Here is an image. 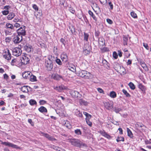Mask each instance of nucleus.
Here are the masks:
<instances>
[{
    "label": "nucleus",
    "instance_id": "nucleus-19",
    "mask_svg": "<svg viewBox=\"0 0 151 151\" xmlns=\"http://www.w3.org/2000/svg\"><path fill=\"white\" fill-rule=\"evenodd\" d=\"M100 132L102 136H104L107 138L108 139H110L111 138V137L104 130L100 131Z\"/></svg>",
    "mask_w": 151,
    "mask_h": 151
},
{
    "label": "nucleus",
    "instance_id": "nucleus-34",
    "mask_svg": "<svg viewBox=\"0 0 151 151\" xmlns=\"http://www.w3.org/2000/svg\"><path fill=\"white\" fill-rule=\"evenodd\" d=\"M110 96L111 98H115L116 97V94L115 92L112 91L110 93Z\"/></svg>",
    "mask_w": 151,
    "mask_h": 151
},
{
    "label": "nucleus",
    "instance_id": "nucleus-13",
    "mask_svg": "<svg viewBox=\"0 0 151 151\" xmlns=\"http://www.w3.org/2000/svg\"><path fill=\"white\" fill-rule=\"evenodd\" d=\"M113 65L114 69L116 71L119 72L120 71L121 66L119 63L117 62H115L114 63Z\"/></svg>",
    "mask_w": 151,
    "mask_h": 151
},
{
    "label": "nucleus",
    "instance_id": "nucleus-51",
    "mask_svg": "<svg viewBox=\"0 0 151 151\" xmlns=\"http://www.w3.org/2000/svg\"><path fill=\"white\" fill-rule=\"evenodd\" d=\"M46 101L43 100H40L39 101V103L41 105H44L45 104H46Z\"/></svg>",
    "mask_w": 151,
    "mask_h": 151
},
{
    "label": "nucleus",
    "instance_id": "nucleus-45",
    "mask_svg": "<svg viewBox=\"0 0 151 151\" xmlns=\"http://www.w3.org/2000/svg\"><path fill=\"white\" fill-rule=\"evenodd\" d=\"M69 10L70 12L73 14H74L75 12V11L74 9L71 6L69 8Z\"/></svg>",
    "mask_w": 151,
    "mask_h": 151
},
{
    "label": "nucleus",
    "instance_id": "nucleus-10",
    "mask_svg": "<svg viewBox=\"0 0 151 151\" xmlns=\"http://www.w3.org/2000/svg\"><path fill=\"white\" fill-rule=\"evenodd\" d=\"M4 53H6L5 55H3V57L8 60H10L11 58V55L9 52V50L7 49L5 50Z\"/></svg>",
    "mask_w": 151,
    "mask_h": 151
},
{
    "label": "nucleus",
    "instance_id": "nucleus-57",
    "mask_svg": "<svg viewBox=\"0 0 151 151\" xmlns=\"http://www.w3.org/2000/svg\"><path fill=\"white\" fill-rule=\"evenodd\" d=\"M28 122L32 126H33L34 125V123L31 119H28Z\"/></svg>",
    "mask_w": 151,
    "mask_h": 151
},
{
    "label": "nucleus",
    "instance_id": "nucleus-55",
    "mask_svg": "<svg viewBox=\"0 0 151 151\" xmlns=\"http://www.w3.org/2000/svg\"><path fill=\"white\" fill-rule=\"evenodd\" d=\"M97 90L100 93H102L103 94H104V91L101 88H97Z\"/></svg>",
    "mask_w": 151,
    "mask_h": 151
},
{
    "label": "nucleus",
    "instance_id": "nucleus-21",
    "mask_svg": "<svg viewBox=\"0 0 151 151\" xmlns=\"http://www.w3.org/2000/svg\"><path fill=\"white\" fill-rule=\"evenodd\" d=\"M29 80L32 82L36 81H37L36 76L33 75L31 73L30 74Z\"/></svg>",
    "mask_w": 151,
    "mask_h": 151
},
{
    "label": "nucleus",
    "instance_id": "nucleus-42",
    "mask_svg": "<svg viewBox=\"0 0 151 151\" xmlns=\"http://www.w3.org/2000/svg\"><path fill=\"white\" fill-rule=\"evenodd\" d=\"M98 40H99V43L100 44V42H102V46H103L104 45H105V40L104 39H101V40H100L99 38H98ZM101 44V43H100Z\"/></svg>",
    "mask_w": 151,
    "mask_h": 151
},
{
    "label": "nucleus",
    "instance_id": "nucleus-5",
    "mask_svg": "<svg viewBox=\"0 0 151 151\" xmlns=\"http://www.w3.org/2000/svg\"><path fill=\"white\" fill-rule=\"evenodd\" d=\"M71 96L75 98H81V95L77 91L75 90H71L70 92Z\"/></svg>",
    "mask_w": 151,
    "mask_h": 151
},
{
    "label": "nucleus",
    "instance_id": "nucleus-1",
    "mask_svg": "<svg viewBox=\"0 0 151 151\" xmlns=\"http://www.w3.org/2000/svg\"><path fill=\"white\" fill-rule=\"evenodd\" d=\"M69 142L75 146L81 147H86V145L83 143L80 140L78 139H70Z\"/></svg>",
    "mask_w": 151,
    "mask_h": 151
},
{
    "label": "nucleus",
    "instance_id": "nucleus-11",
    "mask_svg": "<svg viewBox=\"0 0 151 151\" xmlns=\"http://www.w3.org/2000/svg\"><path fill=\"white\" fill-rule=\"evenodd\" d=\"M11 8V6L9 5H6L4 7L3 9L5 10L2 11V14L4 15H6L9 14V10Z\"/></svg>",
    "mask_w": 151,
    "mask_h": 151
},
{
    "label": "nucleus",
    "instance_id": "nucleus-37",
    "mask_svg": "<svg viewBox=\"0 0 151 151\" xmlns=\"http://www.w3.org/2000/svg\"><path fill=\"white\" fill-rule=\"evenodd\" d=\"M139 88L142 91H145L146 90L145 87L142 84H139Z\"/></svg>",
    "mask_w": 151,
    "mask_h": 151
},
{
    "label": "nucleus",
    "instance_id": "nucleus-28",
    "mask_svg": "<svg viewBox=\"0 0 151 151\" xmlns=\"http://www.w3.org/2000/svg\"><path fill=\"white\" fill-rule=\"evenodd\" d=\"M88 13L93 18V19L95 21V22H96L97 21V18L95 16V15L93 14V12L91 11V10H89L88 12Z\"/></svg>",
    "mask_w": 151,
    "mask_h": 151
},
{
    "label": "nucleus",
    "instance_id": "nucleus-39",
    "mask_svg": "<svg viewBox=\"0 0 151 151\" xmlns=\"http://www.w3.org/2000/svg\"><path fill=\"white\" fill-rule=\"evenodd\" d=\"M128 85L131 89L134 90L135 89V86L132 83L130 82Z\"/></svg>",
    "mask_w": 151,
    "mask_h": 151
},
{
    "label": "nucleus",
    "instance_id": "nucleus-2",
    "mask_svg": "<svg viewBox=\"0 0 151 151\" xmlns=\"http://www.w3.org/2000/svg\"><path fill=\"white\" fill-rule=\"evenodd\" d=\"M78 75L81 77L86 79H88L91 77V74L90 73L84 70L79 71Z\"/></svg>",
    "mask_w": 151,
    "mask_h": 151
},
{
    "label": "nucleus",
    "instance_id": "nucleus-62",
    "mask_svg": "<svg viewBox=\"0 0 151 151\" xmlns=\"http://www.w3.org/2000/svg\"><path fill=\"white\" fill-rule=\"evenodd\" d=\"M143 46L147 50H149V47L147 44L144 43H143Z\"/></svg>",
    "mask_w": 151,
    "mask_h": 151
},
{
    "label": "nucleus",
    "instance_id": "nucleus-60",
    "mask_svg": "<svg viewBox=\"0 0 151 151\" xmlns=\"http://www.w3.org/2000/svg\"><path fill=\"white\" fill-rule=\"evenodd\" d=\"M32 7L33 8V9L35 10H36V11L38 10V7L36 4H34L32 6Z\"/></svg>",
    "mask_w": 151,
    "mask_h": 151
},
{
    "label": "nucleus",
    "instance_id": "nucleus-54",
    "mask_svg": "<svg viewBox=\"0 0 151 151\" xmlns=\"http://www.w3.org/2000/svg\"><path fill=\"white\" fill-rule=\"evenodd\" d=\"M87 124L90 127H91L92 122L89 121V120L87 119L86 120Z\"/></svg>",
    "mask_w": 151,
    "mask_h": 151
},
{
    "label": "nucleus",
    "instance_id": "nucleus-20",
    "mask_svg": "<svg viewBox=\"0 0 151 151\" xmlns=\"http://www.w3.org/2000/svg\"><path fill=\"white\" fill-rule=\"evenodd\" d=\"M44 136L46 138H47L49 140L51 141L56 140V139L53 138V137L50 136L48 134H44Z\"/></svg>",
    "mask_w": 151,
    "mask_h": 151
},
{
    "label": "nucleus",
    "instance_id": "nucleus-59",
    "mask_svg": "<svg viewBox=\"0 0 151 151\" xmlns=\"http://www.w3.org/2000/svg\"><path fill=\"white\" fill-rule=\"evenodd\" d=\"M9 77L6 74H5L4 75V79L7 80L8 79Z\"/></svg>",
    "mask_w": 151,
    "mask_h": 151
},
{
    "label": "nucleus",
    "instance_id": "nucleus-47",
    "mask_svg": "<svg viewBox=\"0 0 151 151\" xmlns=\"http://www.w3.org/2000/svg\"><path fill=\"white\" fill-rule=\"evenodd\" d=\"M131 15L132 17L134 18H136L137 17V16L136 14L134 12H131Z\"/></svg>",
    "mask_w": 151,
    "mask_h": 151
},
{
    "label": "nucleus",
    "instance_id": "nucleus-24",
    "mask_svg": "<svg viewBox=\"0 0 151 151\" xmlns=\"http://www.w3.org/2000/svg\"><path fill=\"white\" fill-rule=\"evenodd\" d=\"M79 102L80 104L82 105L86 106L88 105V103L87 101L82 99H80L79 100Z\"/></svg>",
    "mask_w": 151,
    "mask_h": 151
},
{
    "label": "nucleus",
    "instance_id": "nucleus-15",
    "mask_svg": "<svg viewBox=\"0 0 151 151\" xmlns=\"http://www.w3.org/2000/svg\"><path fill=\"white\" fill-rule=\"evenodd\" d=\"M61 58L62 60L64 63H66L68 61V56L66 53L63 52L61 54Z\"/></svg>",
    "mask_w": 151,
    "mask_h": 151
},
{
    "label": "nucleus",
    "instance_id": "nucleus-25",
    "mask_svg": "<svg viewBox=\"0 0 151 151\" xmlns=\"http://www.w3.org/2000/svg\"><path fill=\"white\" fill-rule=\"evenodd\" d=\"M128 41V37L126 36H123V44L124 45H127Z\"/></svg>",
    "mask_w": 151,
    "mask_h": 151
},
{
    "label": "nucleus",
    "instance_id": "nucleus-52",
    "mask_svg": "<svg viewBox=\"0 0 151 151\" xmlns=\"http://www.w3.org/2000/svg\"><path fill=\"white\" fill-rule=\"evenodd\" d=\"M60 41L63 45L64 46H65V40L63 38H61L60 39Z\"/></svg>",
    "mask_w": 151,
    "mask_h": 151
},
{
    "label": "nucleus",
    "instance_id": "nucleus-33",
    "mask_svg": "<svg viewBox=\"0 0 151 151\" xmlns=\"http://www.w3.org/2000/svg\"><path fill=\"white\" fill-rule=\"evenodd\" d=\"M141 66L146 71L148 70V68L147 67L146 64L144 62H141Z\"/></svg>",
    "mask_w": 151,
    "mask_h": 151
},
{
    "label": "nucleus",
    "instance_id": "nucleus-18",
    "mask_svg": "<svg viewBox=\"0 0 151 151\" xmlns=\"http://www.w3.org/2000/svg\"><path fill=\"white\" fill-rule=\"evenodd\" d=\"M104 104L106 108L108 110H110L113 108V104H110L109 102H105L104 103Z\"/></svg>",
    "mask_w": 151,
    "mask_h": 151
},
{
    "label": "nucleus",
    "instance_id": "nucleus-16",
    "mask_svg": "<svg viewBox=\"0 0 151 151\" xmlns=\"http://www.w3.org/2000/svg\"><path fill=\"white\" fill-rule=\"evenodd\" d=\"M31 73V72L29 71H25L23 73L22 75L24 78L25 79H29Z\"/></svg>",
    "mask_w": 151,
    "mask_h": 151
},
{
    "label": "nucleus",
    "instance_id": "nucleus-61",
    "mask_svg": "<svg viewBox=\"0 0 151 151\" xmlns=\"http://www.w3.org/2000/svg\"><path fill=\"white\" fill-rule=\"evenodd\" d=\"M106 21L107 22L110 24H111L113 23L112 21L109 19H106Z\"/></svg>",
    "mask_w": 151,
    "mask_h": 151
},
{
    "label": "nucleus",
    "instance_id": "nucleus-58",
    "mask_svg": "<svg viewBox=\"0 0 151 151\" xmlns=\"http://www.w3.org/2000/svg\"><path fill=\"white\" fill-rule=\"evenodd\" d=\"M20 26V24L17 23H15L14 25V27H15L16 28L19 27Z\"/></svg>",
    "mask_w": 151,
    "mask_h": 151
},
{
    "label": "nucleus",
    "instance_id": "nucleus-31",
    "mask_svg": "<svg viewBox=\"0 0 151 151\" xmlns=\"http://www.w3.org/2000/svg\"><path fill=\"white\" fill-rule=\"evenodd\" d=\"M69 29L71 32L73 34L75 32V30L74 26L72 25H71L68 27Z\"/></svg>",
    "mask_w": 151,
    "mask_h": 151
},
{
    "label": "nucleus",
    "instance_id": "nucleus-48",
    "mask_svg": "<svg viewBox=\"0 0 151 151\" xmlns=\"http://www.w3.org/2000/svg\"><path fill=\"white\" fill-rule=\"evenodd\" d=\"M108 4L110 8H109L110 10H113V5L110 1L109 2Z\"/></svg>",
    "mask_w": 151,
    "mask_h": 151
},
{
    "label": "nucleus",
    "instance_id": "nucleus-30",
    "mask_svg": "<svg viewBox=\"0 0 151 151\" xmlns=\"http://www.w3.org/2000/svg\"><path fill=\"white\" fill-rule=\"evenodd\" d=\"M75 113L77 116L81 118L82 117L83 115L82 113L78 110L76 109L75 110Z\"/></svg>",
    "mask_w": 151,
    "mask_h": 151
},
{
    "label": "nucleus",
    "instance_id": "nucleus-40",
    "mask_svg": "<svg viewBox=\"0 0 151 151\" xmlns=\"http://www.w3.org/2000/svg\"><path fill=\"white\" fill-rule=\"evenodd\" d=\"M84 40L86 41H88V39L89 37V35L85 32L84 33Z\"/></svg>",
    "mask_w": 151,
    "mask_h": 151
},
{
    "label": "nucleus",
    "instance_id": "nucleus-14",
    "mask_svg": "<svg viewBox=\"0 0 151 151\" xmlns=\"http://www.w3.org/2000/svg\"><path fill=\"white\" fill-rule=\"evenodd\" d=\"M54 89L58 91L61 92L63 90H66L67 87L64 85H61L54 87Z\"/></svg>",
    "mask_w": 151,
    "mask_h": 151
},
{
    "label": "nucleus",
    "instance_id": "nucleus-38",
    "mask_svg": "<svg viewBox=\"0 0 151 151\" xmlns=\"http://www.w3.org/2000/svg\"><path fill=\"white\" fill-rule=\"evenodd\" d=\"M122 92L124 93V94L127 97H130V95L129 94V93H128L127 91L125 90V89H123L122 90Z\"/></svg>",
    "mask_w": 151,
    "mask_h": 151
},
{
    "label": "nucleus",
    "instance_id": "nucleus-36",
    "mask_svg": "<svg viewBox=\"0 0 151 151\" xmlns=\"http://www.w3.org/2000/svg\"><path fill=\"white\" fill-rule=\"evenodd\" d=\"M116 140L118 142L121 141L124 142V138L123 137H118L116 139Z\"/></svg>",
    "mask_w": 151,
    "mask_h": 151
},
{
    "label": "nucleus",
    "instance_id": "nucleus-44",
    "mask_svg": "<svg viewBox=\"0 0 151 151\" xmlns=\"http://www.w3.org/2000/svg\"><path fill=\"white\" fill-rule=\"evenodd\" d=\"M102 52H108L109 51V50L108 48L107 47H104L101 49Z\"/></svg>",
    "mask_w": 151,
    "mask_h": 151
},
{
    "label": "nucleus",
    "instance_id": "nucleus-6",
    "mask_svg": "<svg viewBox=\"0 0 151 151\" xmlns=\"http://www.w3.org/2000/svg\"><path fill=\"white\" fill-rule=\"evenodd\" d=\"M0 142H1V144L2 145H4L5 146H8L9 147H11L13 148L17 149L20 148V147L17 145L13 144L12 143H10L9 142H3L1 140H0Z\"/></svg>",
    "mask_w": 151,
    "mask_h": 151
},
{
    "label": "nucleus",
    "instance_id": "nucleus-4",
    "mask_svg": "<svg viewBox=\"0 0 151 151\" xmlns=\"http://www.w3.org/2000/svg\"><path fill=\"white\" fill-rule=\"evenodd\" d=\"M26 27L24 26L23 27H21L18 29L17 30V32L18 35L19 36H24L26 35V32L25 30Z\"/></svg>",
    "mask_w": 151,
    "mask_h": 151
},
{
    "label": "nucleus",
    "instance_id": "nucleus-32",
    "mask_svg": "<svg viewBox=\"0 0 151 151\" xmlns=\"http://www.w3.org/2000/svg\"><path fill=\"white\" fill-rule=\"evenodd\" d=\"M127 132L128 136L131 138H132L133 137V134L130 129L128 128H127Z\"/></svg>",
    "mask_w": 151,
    "mask_h": 151
},
{
    "label": "nucleus",
    "instance_id": "nucleus-63",
    "mask_svg": "<svg viewBox=\"0 0 151 151\" xmlns=\"http://www.w3.org/2000/svg\"><path fill=\"white\" fill-rule=\"evenodd\" d=\"M16 61L17 60L15 59H12L11 63V65H14V64L16 62Z\"/></svg>",
    "mask_w": 151,
    "mask_h": 151
},
{
    "label": "nucleus",
    "instance_id": "nucleus-50",
    "mask_svg": "<svg viewBox=\"0 0 151 151\" xmlns=\"http://www.w3.org/2000/svg\"><path fill=\"white\" fill-rule=\"evenodd\" d=\"M113 57L115 59H116L118 58V55L117 54V53L114 51L113 52Z\"/></svg>",
    "mask_w": 151,
    "mask_h": 151
},
{
    "label": "nucleus",
    "instance_id": "nucleus-8",
    "mask_svg": "<svg viewBox=\"0 0 151 151\" xmlns=\"http://www.w3.org/2000/svg\"><path fill=\"white\" fill-rule=\"evenodd\" d=\"M22 40V36L17 35L15 36L13 39V41L15 44H18Z\"/></svg>",
    "mask_w": 151,
    "mask_h": 151
},
{
    "label": "nucleus",
    "instance_id": "nucleus-35",
    "mask_svg": "<svg viewBox=\"0 0 151 151\" xmlns=\"http://www.w3.org/2000/svg\"><path fill=\"white\" fill-rule=\"evenodd\" d=\"M29 103L31 106L36 105L37 104L36 101L34 100L31 99L29 101Z\"/></svg>",
    "mask_w": 151,
    "mask_h": 151
},
{
    "label": "nucleus",
    "instance_id": "nucleus-56",
    "mask_svg": "<svg viewBox=\"0 0 151 151\" xmlns=\"http://www.w3.org/2000/svg\"><path fill=\"white\" fill-rule=\"evenodd\" d=\"M100 34V32H99V31H95V35L96 37H98V38H99L98 37L99 36Z\"/></svg>",
    "mask_w": 151,
    "mask_h": 151
},
{
    "label": "nucleus",
    "instance_id": "nucleus-53",
    "mask_svg": "<svg viewBox=\"0 0 151 151\" xmlns=\"http://www.w3.org/2000/svg\"><path fill=\"white\" fill-rule=\"evenodd\" d=\"M12 38L10 37H6L5 40L6 42H9L11 40Z\"/></svg>",
    "mask_w": 151,
    "mask_h": 151
},
{
    "label": "nucleus",
    "instance_id": "nucleus-41",
    "mask_svg": "<svg viewBox=\"0 0 151 151\" xmlns=\"http://www.w3.org/2000/svg\"><path fill=\"white\" fill-rule=\"evenodd\" d=\"M75 134L77 135H81L82 134L81 132L80 129H77L74 131Z\"/></svg>",
    "mask_w": 151,
    "mask_h": 151
},
{
    "label": "nucleus",
    "instance_id": "nucleus-49",
    "mask_svg": "<svg viewBox=\"0 0 151 151\" xmlns=\"http://www.w3.org/2000/svg\"><path fill=\"white\" fill-rule=\"evenodd\" d=\"M40 45L42 48H46L47 47L46 45L43 42L40 43Z\"/></svg>",
    "mask_w": 151,
    "mask_h": 151
},
{
    "label": "nucleus",
    "instance_id": "nucleus-17",
    "mask_svg": "<svg viewBox=\"0 0 151 151\" xmlns=\"http://www.w3.org/2000/svg\"><path fill=\"white\" fill-rule=\"evenodd\" d=\"M52 76L54 80L58 81L60 80L61 78H63L62 76H61L60 75L57 73L52 74Z\"/></svg>",
    "mask_w": 151,
    "mask_h": 151
},
{
    "label": "nucleus",
    "instance_id": "nucleus-27",
    "mask_svg": "<svg viewBox=\"0 0 151 151\" xmlns=\"http://www.w3.org/2000/svg\"><path fill=\"white\" fill-rule=\"evenodd\" d=\"M15 16L14 13L12 12H10L7 17V18L9 20H12Z\"/></svg>",
    "mask_w": 151,
    "mask_h": 151
},
{
    "label": "nucleus",
    "instance_id": "nucleus-29",
    "mask_svg": "<svg viewBox=\"0 0 151 151\" xmlns=\"http://www.w3.org/2000/svg\"><path fill=\"white\" fill-rule=\"evenodd\" d=\"M136 127L138 129L142 128V129L145 128V126L142 123H137L135 124Z\"/></svg>",
    "mask_w": 151,
    "mask_h": 151
},
{
    "label": "nucleus",
    "instance_id": "nucleus-9",
    "mask_svg": "<svg viewBox=\"0 0 151 151\" xmlns=\"http://www.w3.org/2000/svg\"><path fill=\"white\" fill-rule=\"evenodd\" d=\"M22 63L23 65H27L29 63V59L25 55L23 56L21 58Z\"/></svg>",
    "mask_w": 151,
    "mask_h": 151
},
{
    "label": "nucleus",
    "instance_id": "nucleus-22",
    "mask_svg": "<svg viewBox=\"0 0 151 151\" xmlns=\"http://www.w3.org/2000/svg\"><path fill=\"white\" fill-rule=\"evenodd\" d=\"M28 87L30 88V87L29 86H23L20 89L24 93H27L29 91L28 89Z\"/></svg>",
    "mask_w": 151,
    "mask_h": 151
},
{
    "label": "nucleus",
    "instance_id": "nucleus-26",
    "mask_svg": "<svg viewBox=\"0 0 151 151\" xmlns=\"http://www.w3.org/2000/svg\"><path fill=\"white\" fill-rule=\"evenodd\" d=\"M38 110L41 113H45L47 112V109L43 106H41L38 109Z\"/></svg>",
    "mask_w": 151,
    "mask_h": 151
},
{
    "label": "nucleus",
    "instance_id": "nucleus-23",
    "mask_svg": "<svg viewBox=\"0 0 151 151\" xmlns=\"http://www.w3.org/2000/svg\"><path fill=\"white\" fill-rule=\"evenodd\" d=\"M24 47L26 51L28 52H31L32 47L31 45H26Z\"/></svg>",
    "mask_w": 151,
    "mask_h": 151
},
{
    "label": "nucleus",
    "instance_id": "nucleus-43",
    "mask_svg": "<svg viewBox=\"0 0 151 151\" xmlns=\"http://www.w3.org/2000/svg\"><path fill=\"white\" fill-rule=\"evenodd\" d=\"M114 109V111L117 113H118L122 110L121 108L118 107H115Z\"/></svg>",
    "mask_w": 151,
    "mask_h": 151
},
{
    "label": "nucleus",
    "instance_id": "nucleus-12",
    "mask_svg": "<svg viewBox=\"0 0 151 151\" xmlns=\"http://www.w3.org/2000/svg\"><path fill=\"white\" fill-rule=\"evenodd\" d=\"M5 27L6 29H9V31H8L9 32H11L12 31H13L14 30V25L13 24L10 23H7L6 24Z\"/></svg>",
    "mask_w": 151,
    "mask_h": 151
},
{
    "label": "nucleus",
    "instance_id": "nucleus-64",
    "mask_svg": "<svg viewBox=\"0 0 151 151\" xmlns=\"http://www.w3.org/2000/svg\"><path fill=\"white\" fill-rule=\"evenodd\" d=\"M100 3L101 4H104L107 3L106 0H99Z\"/></svg>",
    "mask_w": 151,
    "mask_h": 151
},
{
    "label": "nucleus",
    "instance_id": "nucleus-3",
    "mask_svg": "<svg viewBox=\"0 0 151 151\" xmlns=\"http://www.w3.org/2000/svg\"><path fill=\"white\" fill-rule=\"evenodd\" d=\"M12 55L17 57L19 56L22 54V51L19 47H16L14 48L12 50Z\"/></svg>",
    "mask_w": 151,
    "mask_h": 151
},
{
    "label": "nucleus",
    "instance_id": "nucleus-46",
    "mask_svg": "<svg viewBox=\"0 0 151 151\" xmlns=\"http://www.w3.org/2000/svg\"><path fill=\"white\" fill-rule=\"evenodd\" d=\"M55 61L58 65H62V63L60 59L57 58L55 60Z\"/></svg>",
    "mask_w": 151,
    "mask_h": 151
},
{
    "label": "nucleus",
    "instance_id": "nucleus-7",
    "mask_svg": "<svg viewBox=\"0 0 151 151\" xmlns=\"http://www.w3.org/2000/svg\"><path fill=\"white\" fill-rule=\"evenodd\" d=\"M46 66L48 71H51L53 68L52 61L50 59L47 60L46 62Z\"/></svg>",
    "mask_w": 151,
    "mask_h": 151
}]
</instances>
